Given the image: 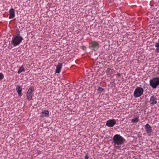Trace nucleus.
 Wrapping results in <instances>:
<instances>
[{
  "mask_svg": "<svg viewBox=\"0 0 159 159\" xmlns=\"http://www.w3.org/2000/svg\"><path fill=\"white\" fill-rule=\"evenodd\" d=\"M86 47L85 46H83L82 47V49L84 50H86Z\"/></svg>",
  "mask_w": 159,
  "mask_h": 159,
  "instance_id": "412c9836",
  "label": "nucleus"
},
{
  "mask_svg": "<svg viewBox=\"0 0 159 159\" xmlns=\"http://www.w3.org/2000/svg\"><path fill=\"white\" fill-rule=\"evenodd\" d=\"M144 89L142 88L137 87L135 90L134 92V96L135 98L140 97L143 93Z\"/></svg>",
  "mask_w": 159,
  "mask_h": 159,
  "instance_id": "20e7f679",
  "label": "nucleus"
},
{
  "mask_svg": "<svg viewBox=\"0 0 159 159\" xmlns=\"http://www.w3.org/2000/svg\"><path fill=\"white\" fill-rule=\"evenodd\" d=\"M16 90L19 95L20 96H22V88L20 86L17 85L16 86Z\"/></svg>",
  "mask_w": 159,
  "mask_h": 159,
  "instance_id": "ddd939ff",
  "label": "nucleus"
},
{
  "mask_svg": "<svg viewBox=\"0 0 159 159\" xmlns=\"http://www.w3.org/2000/svg\"><path fill=\"white\" fill-rule=\"evenodd\" d=\"M139 121L138 118H133L131 122L134 123H136L138 122Z\"/></svg>",
  "mask_w": 159,
  "mask_h": 159,
  "instance_id": "dca6fc26",
  "label": "nucleus"
},
{
  "mask_svg": "<svg viewBox=\"0 0 159 159\" xmlns=\"http://www.w3.org/2000/svg\"><path fill=\"white\" fill-rule=\"evenodd\" d=\"M84 158H85V159H89V157L88 155H86L84 157Z\"/></svg>",
  "mask_w": 159,
  "mask_h": 159,
  "instance_id": "5701e85b",
  "label": "nucleus"
},
{
  "mask_svg": "<svg viewBox=\"0 0 159 159\" xmlns=\"http://www.w3.org/2000/svg\"><path fill=\"white\" fill-rule=\"evenodd\" d=\"M155 51L157 52H159V48H157L155 50Z\"/></svg>",
  "mask_w": 159,
  "mask_h": 159,
  "instance_id": "4be33fe9",
  "label": "nucleus"
},
{
  "mask_svg": "<svg viewBox=\"0 0 159 159\" xmlns=\"http://www.w3.org/2000/svg\"><path fill=\"white\" fill-rule=\"evenodd\" d=\"M104 90V89L103 88L100 87H99V86L98 87V91H99V92H101Z\"/></svg>",
  "mask_w": 159,
  "mask_h": 159,
  "instance_id": "f3484780",
  "label": "nucleus"
},
{
  "mask_svg": "<svg viewBox=\"0 0 159 159\" xmlns=\"http://www.w3.org/2000/svg\"><path fill=\"white\" fill-rule=\"evenodd\" d=\"M49 112L48 111L45 110L42 111L40 115L41 117H43L44 116L48 117L49 116Z\"/></svg>",
  "mask_w": 159,
  "mask_h": 159,
  "instance_id": "4468645a",
  "label": "nucleus"
},
{
  "mask_svg": "<svg viewBox=\"0 0 159 159\" xmlns=\"http://www.w3.org/2000/svg\"><path fill=\"white\" fill-rule=\"evenodd\" d=\"M116 123V121L115 119H110L107 121L106 125L107 126L111 127H113Z\"/></svg>",
  "mask_w": 159,
  "mask_h": 159,
  "instance_id": "0eeeda50",
  "label": "nucleus"
},
{
  "mask_svg": "<svg viewBox=\"0 0 159 159\" xmlns=\"http://www.w3.org/2000/svg\"><path fill=\"white\" fill-rule=\"evenodd\" d=\"M144 128L148 135H151L152 131L151 125L147 123L145 125Z\"/></svg>",
  "mask_w": 159,
  "mask_h": 159,
  "instance_id": "6e6552de",
  "label": "nucleus"
},
{
  "mask_svg": "<svg viewBox=\"0 0 159 159\" xmlns=\"http://www.w3.org/2000/svg\"><path fill=\"white\" fill-rule=\"evenodd\" d=\"M125 141V139L120 135H115L113 137L112 142L114 148L116 149L120 148Z\"/></svg>",
  "mask_w": 159,
  "mask_h": 159,
  "instance_id": "f257e3e1",
  "label": "nucleus"
},
{
  "mask_svg": "<svg viewBox=\"0 0 159 159\" xmlns=\"http://www.w3.org/2000/svg\"><path fill=\"white\" fill-rule=\"evenodd\" d=\"M20 32L19 31L17 32L16 33V35H15L14 36H18V37H21V36H20Z\"/></svg>",
  "mask_w": 159,
  "mask_h": 159,
  "instance_id": "aec40b11",
  "label": "nucleus"
},
{
  "mask_svg": "<svg viewBox=\"0 0 159 159\" xmlns=\"http://www.w3.org/2000/svg\"><path fill=\"white\" fill-rule=\"evenodd\" d=\"M62 63H59L57 66L56 73H59L61 71L62 67Z\"/></svg>",
  "mask_w": 159,
  "mask_h": 159,
  "instance_id": "f8f14e48",
  "label": "nucleus"
},
{
  "mask_svg": "<svg viewBox=\"0 0 159 159\" xmlns=\"http://www.w3.org/2000/svg\"><path fill=\"white\" fill-rule=\"evenodd\" d=\"M149 102L152 105H154L156 104L157 102V99L156 97L154 96H151Z\"/></svg>",
  "mask_w": 159,
  "mask_h": 159,
  "instance_id": "1a4fd4ad",
  "label": "nucleus"
},
{
  "mask_svg": "<svg viewBox=\"0 0 159 159\" xmlns=\"http://www.w3.org/2000/svg\"><path fill=\"white\" fill-rule=\"evenodd\" d=\"M9 18L11 19L13 18L15 16V10L13 8H11L9 11Z\"/></svg>",
  "mask_w": 159,
  "mask_h": 159,
  "instance_id": "9d476101",
  "label": "nucleus"
},
{
  "mask_svg": "<svg viewBox=\"0 0 159 159\" xmlns=\"http://www.w3.org/2000/svg\"><path fill=\"white\" fill-rule=\"evenodd\" d=\"M25 69L24 68L23 66H22L21 67H19V69L18 71V73L20 74L21 72L25 71Z\"/></svg>",
  "mask_w": 159,
  "mask_h": 159,
  "instance_id": "2eb2a0df",
  "label": "nucleus"
},
{
  "mask_svg": "<svg viewBox=\"0 0 159 159\" xmlns=\"http://www.w3.org/2000/svg\"><path fill=\"white\" fill-rule=\"evenodd\" d=\"M155 46L157 48H159V42L156 43L155 45Z\"/></svg>",
  "mask_w": 159,
  "mask_h": 159,
  "instance_id": "6ab92c4d",
  "label": "nucleus"
},
{
  "mask_svg": "<svg viewBox=\"0 0 159 159\" xmlns=\"http://www.w3.org/2000/svg\"><path fill=\"white\" fill-rule=\"evenodd\" d=\"M34 90V87H30L28 90L26 94V96L27 99L29 100H30L32 99L33 97L34 96V93L33 91Z\"/></svg>",
  "mask_w": 159,
  "mask_h": 159,
  "instance_id": "423d86ee",
  "label": "nucleus"
},
{
  "mask_svg": "<svg viewBox=\"0 0 159 159\" xmlns=\"http://www.w3.org/2000/svg\"><path fill=\"white\" fill-rule=\"evenodd\" d=\"M150 84L151 86L154 89H155L159 85V78H154L150 80Z\"/></svg>",
  "mask_w": 159,
  "mask_h": 159,
  "instance_id": "39448f33",
  "label": "nucleus"
},
{
  "mask_svg": "<svg viewBox=\"0 0 159 159\" xmlns=\"http://www.w3.org/2000/svg\"><path fill=\"white\" fill-rule=\"evenodd\" d=\"M4 78V75L3 73H0V80L3 79Z\"/></svg>",
  "mask_w": 159,
  "mask_h": 159,
  "instance_id": "a211bd4d",
  "label": "nucleus"
},
{
  "mask_svg": "<svg viewBox=\"0 0 159 159\" xmlns=\"http://www.w3.org/2000/svg\"><path fill=\"white\" fill-rule=\"evenodd\" d=\"M117 75L118 76L120 77V73H117Z\"/></svg>",
  "mask_w": 159,
  "mask_h": 159,
  "instance_id": "b1692460",
  "label": "nucleus"
},
{
  "mask_svg": "<svg viewBox=\"0 0 159 159\" xmlns=\"http://www.w3.org/2000/svg\"><path fill=\"white\" fill-rule=\"evenodd\" d=\"M106 73L107 75L111 76L115 72V70L113 69H111L110 68H108L107 69Z\"/></svg>",
  "mask_w": 159,
  "mask_h": 159,
  "instance_id": "9b49d317",
  "label": "nucleus"
},
{
  "mask_svg": "<svg viewBox=\"0 0 159 159\" xmlns=\"http://www.w3.org/2000/svg\"><path fill=\"white\" fill-rule=\"evenodd\" d=\"M23 39L22 37L18 36H13L12 37L11 43L14 47H16L19 45Z\"/></svg>",
  "mask_w": 159,
  "mask_h": 159,
  "instance_id": "f03ea898",
  "label": "nucleus"
},
{
  "mask_svg": "<svg viewBox=\"0 0 159 159\" xmlns=\"http://www.w3.org/2000/svg\"><path fill=\"white\" fill-rule=\"evenodd\" d=\"M99 46L98 42L93 41L89 43V47L91 50L95 51L98 49Z\"/></svg>",
  "mask_w": 159,
  "mask_h": 159,
  "instance_id": "7ed1b4c3",
  "label": "nucleus"
}]
</instances>
